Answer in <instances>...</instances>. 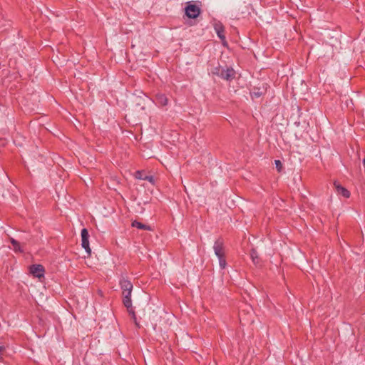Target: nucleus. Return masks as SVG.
Wrapping results in <instances>:
<instances>
[{
    "instance_id": "nucleus-14",
    "label": "nucleus",
    "mask_w": 365,
    "mask_h": 365,
    "mask_svg": "<svg viewBox=\"0 0 365 365\" xmlns=\"http://www.w3.org/2000/svg\"><path fill=\"white\" fill-rule=\"evenodd\" d=\"M250 258L252 259V262L255 264H258L259 262V259L257 251L255 249H252L250 252Z\"/></svg>"
},
{
    "instance_id": "nucleus-13",
    "label": "nucleus",
    "mask_w": 365,
    "mask_h": 365,
    "mask_svg": "<svg viewBox=\"0 0 365 365\" xmlns=\"http://www.w3.org/2000/svg\"><path fill=\"white\" fill-rule=\"evenodd\" d=\"M10 242L13 245V250L15 252H22L23 250L21 247L19 242L14 238H10Z\"/></svg>"
},
{
    "instance_id": "nucleus-6",
    "label": "nucleus",
    "mask_w": 365,
    "mask_h": 365,
    "mask_svg": "<svg viewBox=\"0 0 365 365\" xmlns=\"http://www.w3.org/2000/svg\"><path fill=\"white\" fill-rule=\"evenodd\" d=\"M88 237L89 235L88 230L86 228H83L81 230V245L88 254H91V250L89 246Z\"/></svg>"
},
{
    "instance_id": "nucleus-21",
    "label": "nucleus",
    "mask_w": 365,
    "mask_h": 365,
    "mask_svg": "<svg viewBox=\"0 0 365 365\" xmlns=\"http://www.w3.org/2000/svg\"><path fill=\"white\" fill-rule=\"evenodd\" d=\"M1 351H2V347L0 346V353L1 352Z\"/></svg>"
},
{
    "instance_id": "nucleus-12",
    "label": "nucleus",
    "mask_w": 365,
    "mask_h": 365,
    "mask_svg": "<svg viewBox=\"0 0 365 365\" xmlns=\"http://www.w3.org/2000/svg\"><path fill=\"white\" fill-rule=\"evenodd\" d=\"M222 67V66L217 63L216 66L213 65L211 66L209 73L211 74L212 76H217L219 74V72Z\"/></svg>"
},
{
    "instance_id": "nucleus-19",
    "label": "nucleus",
    "mask_w": 365,
    "mask_h": 365,
    "mask_svg": "<svg viewBox=\"0 0 365 365\" xmlns=\"http://www.w3.org/2000/svg\"><path fill=\"white\" fill-rule=\"evenodd\" d=\"M148 179H145L146 180H148L150 182H153V176H148Z\"/></svg>"
},
{
    "instance_id": "nucleus-3",
    "label": "nucleus",
    "mask_w": 365,
    "mask_h": 365,
    "mask_svg": "<svg viewBox=\"0 0 365 365\" xmlns=\"http://www.w3.org/2000/svg\"><path fill=\"white\" fill-rule=\"evenodd\" d=\"M200 14V9L195 4H189L185 7V14L190 19H196Z\"/></svg>"
},
{
    "instance_id": "nucleus-7",
    "label": "nucleus",
    "mask_w": 365,
    "mask_h": 365,
    "mask_svg": "<svg viewBox=\"0 0 365 365\" xmlns=\"http://www.w3.org/2000/svg\"><path fill=\"white\" fill-rule=\"evenodd\" d=\"M119 285L123 292L133 291V284L126 277H122L119 281Z\"/></svg>"
},
{
    "instance_id": "nucleus-2",
    "label": "nucleus",
    "mask_w": 365,
    "mask_h": 365,
    "mask_svg": "<svg viewBox=\"0 0 365 365\" xmlns=\"http://www.w3.org/2000/svg\"><path fill=\"white\" fill-rule=\"evenodd\" d=\"M131 293H132V291H127V292H123V303L124 306L128 309V313L130 314H131L135 324L137 326H138L134 309L132 307Z\"/></svg>"
},
{
    "instance_id": "nucleus-16",
    "label": "nucleus",
    "mask_w": 365,
    "mask_h": 365,
    "mask_svg": "<svg viewBox=\"0 0 365 365\" xmlns=\"http://www.w3.org/2000/svg\"><path fill=\"white\" fill-rule=\"evenodd\" d=\"M135 178L140 180L148 179V175H144L141 171L136 172Z\"/></svg>"
},
{
    "instance_id": "nucleus-20",
    "label": "nucleus",
    "mask_w": 365,
    "mask_h": 365,
    "mask_svg": "<svg viewBox=\"0 0 365 365\" xmlns=\"http://www.w3.org/2000/svg\"><path fill=\"white\" fill-rule=\"evenodd\" d=\"M5 145V140H0V146H4Z\"/></svg>"
},
{
    "instance_id": "nucleus-9",
    "label": "nucleus",
    "mask_w": 365,
    "mask_h": 365,
    "mask_svg": "<svg viewBox=\"0 0 365 365\" xmlns=\"http://www.w3.org/2000/svg\"><path fill=\"white\" fill-rule=\"evenodd\" d=\"M334 185L338 194L342 195L346 198H349L350 197V192L345 187H342L337 182H334Z\"/></svg>"
},
{
    "instance_id": "nucleus-8",
    "label": "nucleus",
    "mask_w": 365,
    "mask_h": 365,
    "mask_svg": "<svg viewBox=\"0 0 365 365\" xmlns=\"http://www.w3.org/2000/svg\"><path fill=\"white\" fill-rule=\"evenodd\" d=\"M168 98L163 93H157L154 102L158 106H164L168 103Z\"/></svg>"
},
{
    "instance_id": "nucleus-17",
    "label": "nucleus",
    "mask_w": 365,
    "mask_h": 365,
    "mask_svg": "<svg viewBox=\"0 0 365 365\" xmlns=\"http://www.w3.org/2000/svg\"><path fill=\"white\" fill-rule=\"evenodd\" d=\"M218 260H219V265H220V268L221 269H225V267H226V264H226V260L225 259V256L218 258Z\"/></svg>"
},
{
    "instance_id": "nucleus-11",
    "label": "nucleus",
    "mask_w": 365,
    "mask_h": 365,
    "mask_svg": "<svg viewBox=\"0 0 365 365\" xmlns=\"http://www.w3.org/2000/svg\"><path fill=\"white\" fill-rule=\"evenodd\" d=\"M264 92L262 91L259 88H255L251 92L250 96L252 99H256L261 97Z\"/></svg>"
},
{
    "instance_id": "nucleus-15",
    "label": "nucleus",
    "mask_w": 365,
    "mask_h": 365,
    "mask_svg": "<svg viewBox=\"0 0 365 365\" xmlns=\"http://www.w3.org/2000/svg\"><path fill=\"white\" fill-rule=\"evenodd\" d=\"M132 226L134 227L140 229V230H148L149 229L148 226H147L146 225H144L140 222H138V221H133L132 222Z\"/></svg>"
},
{
    "instance_id": "nucleus-18",
    "label": "nucleus",
    "mask_w": 365,
    "mask_h": 365,
    "mask_svg": "<svg viewBox=\"0 0 365 365\" xmlns=\"http://www.w3.org/2000/svg\"><path fill=\"white\" fill-rule=\"evenodd\" d=\"M274 164L278 172H281L282 170V164L279 160H275Z\"/></svg>"
},
{
    "instance_id": "nucleus-1",
    "label": "nucleus",
    "mask_w": 365,
    "mask_h": 365,
    "mask_svg": "<svg viewBox=\"0 0 365 365\" xmlns=\"http://www.w3.org/2000/svg\"><path fill=\"white\" fill-rule=\"evenodd\" d=\"M217 77L227 81H232L236 77V71L231 66H222Z\"/></svg>"
},
{
    "instance_id": "nucleus-5",
    "label": "nucleus",
    "mask_w": 365,
    "mask_h": 365,
    "mask_svg": "<svg viewBox=\"0 0 365 365\" xmlns=\"http://www.w3.org/2000/svg\"><path fill=\"white\" fill-rule=\"evenodd\" d=\"M30 273L35 277L41 279L44 277L45 269L41 264H33L30 267Z\"/></svg>"
},
{
    "instance_id": "nucleus-4",
    "label": "nucleus",
    "mask_w": 365,
    "mask_h": 365,
    "mask_svg": "<svg viewBox=\"0 0 365 365\" xmlns=\"http://www.w3.org/2000/svg\"><path fill=\"white\" fill-rule=\"evenodd\" d=\"M213 250L217 258L225 256L224 243L221 239H217L213 245Z\"/></svg>"
},
{
    "instance_id": "nucleus-10",
    "label": "nucleus",
    "mask_w": 365,
    "mask_h": 365,
    "mask_svg": "<svg viewBox=\"0 0 365 365\" xmlns=\"http://www.w3.org/2000/svg\"><path fill=\"white\" fill-rule=\"evenodd\" d=\"M215 30L217 34V36L220 39L223 40L225 38V36L224 35V27L221 24H215Z\"/></svg>"
}]
</instances>
